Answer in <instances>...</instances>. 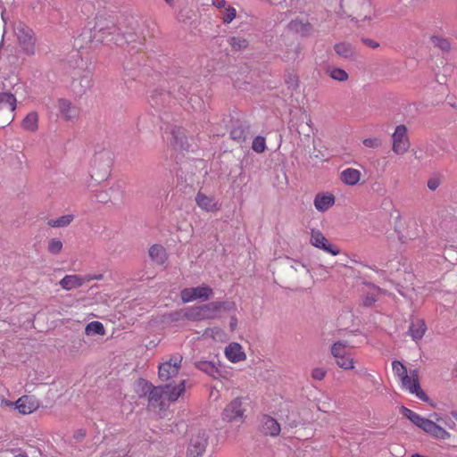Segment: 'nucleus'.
<instances>
[{"label": "nucleus", "instance_id": "nucleus-47", "mask_svg": "<svg viewBox=\"0 0 457 457\" xmlns=\"http://www.w3.org/2000/svg\"><path fill=\"white\" fill-rule=\"evenodd\" d=\"M401 379V382H402V385L404 388L407 389V387L411 384L412 382V379L408 375V372L403 374V376H401L400 378Z\"/></svg>", "mask_w": 457, "mask_h": 457}, {"label": "nucleus", "instance_id": "nucleus-12", "mask_svg": "<svg viewBox=\"0 0 457 457\" xmlns=\"http://www.w3.org/2000/svg\"><path fill=\"white\" fill-rule=\"evenodd\" d=\"M144 390L149 391L148 400L154 407L162 406V398L165 395V389L162 386H153L148 382H144Z\"/></svg>", "mask_w": 457, "mask_h": 457}, {"label": "nucleus", "instance_id": "nucleus-15", "mask_svg": "<svg viewBox=\"0 0 457 457\" xmlns=\"http://www.w3.org/2000/svg\"><path fill=\"white\" fill-rule=\"evenodd\" d=\"M38 406L37 401L28 395H23L15 402V408L21 414H30L37 410Z\"/></svg>", "mask_w": 457, "mask_h": 457}, {"label": "nucleus", "instance_id": "nucleus-64", "mask_svg": "<svg viewBox=\"0 0 457 457\" xmlns=\"http://www.w3.org/2000/svg\"><path fill=\"white\" fill-rule=\"evenodd\" d=\"M14 457H28V456L24 455V454H18V455H15Z\"/></svg>", "mask_w": 457, "mask_h": 457}, {"label": "nucleus", "instance_id": "nucleus-50", "mask_svg": "<svg viewBox=\"0 0 457 457\" xmlns=\"http://www.w3.org/2000/svg\"><path fill=\"white\" fill-rule=\"evenodd\" d=\"M86 279V283L92 281V280H102L104 276L102 274L97 275H87L83 277Z\"/></svg>", "mask_w": 457, "mask_h": 457}, {"label": "nucleus", "instance_id": "nucleus-17", "mask_svg": "<svg viewBox=\"0 0 457 457\" xmlns=\"http://www.w3.org/2000/svg\"><path fill=\"white\" fill-rule=\"evenodd\" d=\"M262 424V431L265 435H269L271 436H277L280 433V425L279 423L269 415H263L261 420Z\"/></svg>", "mask_w": 457, "mask_h": 457}, {"label": "nucleus", "instance_id": "nucleus-1", "mask_svg": "<svg viewBox=\"0 0 457 457\" xmlns=\"http://www.w3.org/2000/svg\"><path fill=\"white\" fill-rule=\"evenodd\" d=\"M19 54L33 57L37 50V38L35 31L23 22H17L13 27Z\"/></svg>", "mask_w": 457, "mask_h": 457}, {"label": "nucleus", "instance_id": "nucleus-38", "mask_svg": "<svg viewBox=\"0 0 457 457\" xmlns=\"http://www.w3.org/2000/svg\"><path fill=\"white\" fill-rule=\"evenodd\" d=\"M330 77L337 81H345L348 79L347 72L340 68H335L329 72Z\"/></svg>", "mask_w": 457, "mask_h": 457}, {"label": "nucleus", "instance_id": "nucleus-55", "mask_svg": "<svg viewBox=\"0 0 457 457\" xmlns=\"http://www.w3.org/2000/svg\"><path fill=\"white\" fill-rule=\"evenodd\" d=\"M375 291L385 294V293L386 292V289H385V288H381L380 287H378V286H375V285L373 284V298H372L373 303L376 301V299H375V297H374V295H375Z\"/></svg>", "mask_w": 457, "mask_h": 457}, {"label": "nucleus", "instance_id": "nucleus-16", "mask_svg": "<svg viewBox=\"0 0 457 457\" xmlns=\"http://www.w3.org/2000/svg\"><path fill=\"white\" fill-rule=\"evenodd\" d=\"M58 109L61 115L67 120L78 118L79 113L77 106L73 105L71 101L63 98L58 101Z\"/></svg>", "mask_w": 457, "mask_h": 457}, {"label": "nucleus", "instance_id": "nucleus-52", "mask_svg": "<svg viewBox=\"0 0 457 457\" xmlns=\"http://www.w3.org/2000/svg\"><path fill=\"white\" fill-rule=\"evenodd\" d=\"M0 405L6 406V407H12V406H15V403H12V401H9L4 397H1L0 398Z\"/></svg>", "mask_w": 457, "mask_h": 457}, {"label": "nucleus", "instance_id": "nucleus-3", "mask_svg": "<svg viewBox=\"0 0 457 457\" xmlns=\"http://www.w3.org/2000/svg\"><path fill=\"white\" fill-rule=\"evenodd\" d=\"M208 445V434L205 429H195L191 432L187 457H203Z\"/></svg>", "mask_w": 457, "mask_h": 457}, {"label": "nucleus", "instance_id": "nucleus-46", "mask_svg": "<svg viewBox=\"0 0 457 457\" xmlns=\"http://www.w3.org/2000/svg\"><path fill=\"white\" fill-rule=\"evenodd\" d=\"M420 388L421 387L420 385V379L415 378L414 380H412L411 384L407 387V390H409L411 394L415 395Z\"/></svg>", "mask_w": 457, "mask_h": 457}, {"label": "nucleus", "instance_id": "nucleus-48", "mask_svg": "<svg viewBox=\"0 0 457 457\" xmlns=\"http://www.w3.org/2000/svg\"><path fill=\"white\" fill-rule=\"evenodd\" d=\"M415 395L424 401V402H429V397L427 395V394L420 388L418 390V392L415 394Z\"/></svg>", "mask_w": 457, "mask_h": 457}, {"label": "nucleus", "instance_id": "nucleus-6", "mask_svg": "<svg viewBox=\"0 0 457 457\" xmlns=\"http://www.w3.org/2000/svg\"><path fill=\"white\" fill-rule=\"evenodd\" d=\"M182 356L180 354H175L170 358L159 365L158 376L162 381H169L170 379L176 378L180 370Z\"/></svg>", "mask_w": 457, "mask_h": 457}, {"label": "nucleus", "instance_id": "nucleus-26", "mask_svg": "<svg viewBox=\"0 0 457 457\" xmlns=\"http://www.w3.org/2000/svg\"><path fill=\"white\" fill-rule=\"evenodd\" d=\"M348 344L345 341H337L331 346L330 352L332 356L337 360L347 354Z\"/></svg>", "mask_w": 457, "mask_h": 457}, {"label": "nucleus", "instance_id": "nucleus-36", "mask_svg": "<svg viewBox=\"0 0 457 457\" xmlns=\"http://www.w3.org/2000/svg\"><path fill=\"white\" fill-rule=\"evenodd\" d=\"M205 335L212 337L216 341H223L226 338L224 331L219 328H207L204 332Z\"/></svg>", "mask_w": 457, "mask_h": 457}, {"label": "nucleus", "instance_id": "nucleus-2", "mask_svg": "<svg viewBox=\"0 0 457 457\" xmlns=\"http://www.w3.org/2000/svg\"><path fill=\"white\" fill-rule=\"evenodd\" d=\"M234 307V303L228 302H211L206 304L187 308L184 316L190 320L198 321L214 320L220 316L222 310Z\"/></svg>", "mask_w": 457, "mask_h": 457}, {"label": "nucleus", "instance_id": "nucleus-53", "mask_svg": "<svg viewBox=\"0 0 457 457\" xmlns=\"http://www.w3.org/2000/svg\"><path fill=\"white\" fill-rule=\"evenodd\" d=\"M212 4L217 8H223L226 5V0H212Z\"/></svg>", "mask_w": 457, "mask_h": 457}, {"label": "nucleus", "instance_id": "nucleus-45", "mask_svg": "<svg viewBox=\"0 0 457 457\" xmlns=\"http://www.w3.org/2000/svg\"><path fill=\"white\" fill-rule=\"evenodd\" d=\"M441 184V180L440 179L437 177V176H432L431 178H429V179L428 180V187L434 191L436 190Z\"/></svg>", "mask_w": 457, "mask_h": 457}, {"label": "nucleus", "instance_id": "nucleus-9", "mask_svg": "<svg viewBox=\"0 0 457 457\" xmlns=\"http://www.w3.org/2000/svg\"><path fill=\"white\" fill-rule=\"evenodd\" d=\"M395 231L398 235V238L402 243H406L408 240H412L419 236L418 224L415 220H409L406 227V231L403 233L401 229V216L398 212H395Z\"/></svg>", "mask_w": 457, "mask_h": 457}, {"label": "nucleus", "instance_id": "nucleus-42", "mask_svg": "<svg viewBox=\"0 0 457 457\" xmlns=\"http://www.w3.org/2000/svg\"><path fill=\"white\" fill-rule=\"evenodd\" d=\"M237 16V11L234 7L228 6L225 8L222 21L224 23H230Z\"/></svg>", "mask_w": 457, "mask_h": 457}, {"label": "nucleus", "instance_id": "nucleus-22", "mask_svg": "<svg viewBox=\"0 0 457 457\" xmlns=\"http://www.w3.org/2000/svg\"><path fill=\"white\" fill-rule=\"evenodd\" d=\"M340 179L345 185L354 186L361 179V172L358 170L353 168L345 169L340 173Z\"/></svg>", "mask_w": 457, "mask_h": 457}, {"label": "nucleus", "instance_id": "nucleus-4", "mask_svg": "<svg viewBox=\"0 0 457 457\" xmlns=\"http://www.w3.org/2000/svg\"><path fill=\"white\" fill-rule=\"evenodd\" d=\"M15 108V96L11 93H0V128H4L13 120Z\"/></svg>", "mask_w": 457, "mask_h": 457}, {"label": "nucleus", "instance_id": "nucleus-63", "mask_svg": "<svg viewBox=\"0 0 457 457\" xmlns=\"http://www.w3.org/2000/svg\"><path fill=\"white\" fill-rule=\"evenodd\" d=\"M372 46H373V48H376V47H378L379 45H378V43H377V42L373 41Z\"/></svg>", "mask_w": 457, "mask_h": 457}, {"label": "nucleus", "instance_id": "nucleus-37", "mask_svg": "<svg viewBox=\"0 0 457 457\" xmlns=\"http://www.w3.org/2000/svg\"><path fill=\"white\" fill-rule=\"evenodd\" d=\"M230 137L237 142H244L246 138L245 129L241 126L234 128L230 131Z\"/></svg>", "mask_w": 457, "mask_h": 457}, {"label": "nucleus", "instance_id": "nucleus-29", "mask_svg": "<svg viewBox=\"0 0 457 457\" xmlns=\"http://www.w3.org/2000/svg\"><path fill=\"white\" fill-rule=\"evenodd\" d=\"M334 49H335L336 53L343 58H349L353 54L352 46L350 44H346V43L336 44L334 46Z\"/></svg>", "mask_w": 457, "mask_h": 457}, {"label": "nucleus", "instance_id": "nucleus-59", "mask_svg": "<svg viewBox=\"0 0 457 457\" xmlns=\"http://www.w3.org/2000/svg\"><path fill=\"white\" fill-rule=\"evenodd\" d=\"M379 144H380L379 140L373 138V143H372L373 147L378 145Z\"/></svg>", "mask_w": 457, "mask_h": 457}, {"label": "nucleus", "instance_id": "nucleus-7", "mask_svg": "<svg viewBox=\"0 0 457 457\" xmlns=\"http://www.w3.org/2000/svg\"><path fill=\"white\" fill-rule=\"evenodd\" d=\"M213 295V290L209 286L184 288L180 292L183 303H189L195 300L207 301Z\"/></svg>", "mask_w": 457, "mask_h": 457}, {"label": "nucleus", "instance_id": "nucleus-34", "mask_svg": "<svg viewBox=\"0 0 457 457\" xmlns=\"http://www.w3.org/2000/svg\"><path fill=\"white\" fill-rule=\"evenodd\" d=\"M197 369L200 370H203L204 372L213 376L214 373L217 372V369L215 365L212 362L206 361H201L196 363Z\"/></svg>", "mask_w": 457, "mask_h": 457}, {"label": "nucleus", "instance_id": "nucleus-19", "mask_svg": "<svg viewBox=\"0 0 457 457\" xmlns=\"http://www.w3.org/2000/svg\"><path fill=\"white\" fill-rule=\"evenodd\" d=\"M335 204L332 194H318L314 198V206L320 212H325Z\"/></svg>", "mask_w": 457, "mask_h": 457}, {"label": "nucleus", "instance_id": "nucleus-60", "mask_svg": "<svg viewBox=\"0 0 457 457\" xmlns=\"http://www.w3.org/2000/svg\"><path fill=\"white\" fill-rule=\"evenodd\" d=\"M411 457H428V456H426V455H422V454H420V453H413V454L411 455Z\"/></svg>", "mask_w": 457, "mask_h": 457}, {"label": "nucleus", "instance_id": "nucleus-5", "mask_svg": "<svg viewBox=\"0 0 457 457\" xmlns=\"http://www.w3.org/2000/svg\"><path fill=\"white\" fill-rule=\"evenodd\" d=\"M245 409L243 406L241 397H237L229 402L221 412V419L225 422H244Z\"/></svg>", "mask_w": 457, "mask_h": 457}, {"label": "nucleus", "instance_id": "nucleus-56", "mask_svg": "<svg viewBox=\"0 0 457 457\" xmlns=\"http://www.w3.org/2000/svg\"><path fill=\"white\" fill-rule=\"evenodd\" d=\"M229 325L231 330H234L237 325V320L235 317H232Z\"/></svg>", "mask_w": 457, "mask_h": 457}, {"label": "nucleus", "instance_id": "nucleus-32", "mask_svg": "<svg viewBox=\"0 0 457 457\" xmlns=\"http://www.w3.org/2000/svg\"><path fill=\"white\" fill-rule=\"evenodd\" d=\"M431 41L436 47H438L443 52L448 53L451 50V44H450L449 40L446 38L437 37V36H433L431 37Z\"/></svg>", "mask_w": 457, "mask_h": 457}, {"label": "nucleus", "instance_id": "nucleus-21", "mask_svg": "<svg viewBox=\"0 0 457 457\" xmlns=\"http://www.w3.org/2000/svg\"><path fill=\"white\" fill-rule=\"evenodd\" d=\"M423 431L438 439L445 440L450 437V434L445 429L430 420Z\"/></svg>", "mask_w": 457, "mask_h": 457}, {"label": "nucleus", "instance_id": "nucleus-41", "mask_svg": "<svg viewBox=\"0 0 457 457\" xmlns=\"http://www.w3.org/2000/svg\"><path fill=\"white\" fill-rule=\"evenodd\" d=\"M252 148L256 153H263L266 148L265 138L261 136L256 137L253 141Z\"/></svg>", "mask_w": 457, "mask_h": 457}, {"label": "nucleus", "instance_id": "nucleus-49", "mask_svg": "<svg viewBox=\"0 0 457 457\" xmlns=\"http://www.w3.org/2000/svg\"><path fill=\"white\" fill-rule=\"evenodd\" d=\"M289 87L295 88L298 87V79L295 76H290L289 80L287 81Z\"/></svg>", "mask_w": 457, "mask_h": 457}, {"label": "nucleus", "instance_id": "nucleus-18", "mask_svg": "<svg viewBox=\"0 0 457 457\" xmlns=\"http://www.w3.org/2000/svg\"><path fill=\"white\" fill-rule=\"evenodd\" d=\"M86 283V279L79 275H65L60 281L59 285L64 290L70 291L82 287Z\"/></svg>", "mask_w": 457, "mask_h": 457}, {"label": "nucleus", "instance_id": "nucleus-14", "mask_svg": "<svg viewBox=\"0 0 457 457\" xmlns=\"http://www.w3.org/2000/svg\"><path fill=\"white\" fill-rule=\"evenodd\" d=\"M115 24L107 19L98 18L95 26V33H99L100 36L98 40L103 41L108 35L112 34L115 31Z\"/></svg>", "mask_w": 457, "mask_h": 457}, {"label": "nucleus", "instance_id": "nucleus-8", "mask_svg": "<svg viewBox=\"0 0 457 457\" xmlns=\"http://www.w3.org/2000/svg\"><path fill=\"white\" fill-rule=\"evenodd\" d=\"M310 243L312 246L321 249L324 252L330 253L334 256L340 253V250L337 246L332 245L328 239L323 235V233L316 228L311 230Z\"/></svg>", "mask_w": 457, "mask_h": 457}, {"label": "nucleus", "instance_id": "nucleus-24", "mask_svg": "<svg viewBox=\"0 0 457 457\" xmlns=\"http://www.w3.org/2000/svg\"><path fill=\"white\" fill-rule=\"evenodd\" d=\"M426 329L427 327L424 320L417 319L411 323L409 332L413 340H420L424 336Z\"/></svg>", "mask_w": 457, "mask_h": 457}, {"label": "nucleus", "instance_id": "nucleus-30", "mask_svg": "<svg viewBox=\"0 0 457 457\" xmlns=\"http://www.w3.org/2000/svg\"><path fill=\"white\" fill-rule=\"evenodd\" d=\"M289 29L293 32L299 33L301 35H305L309 32L311 27L308 23H303L300 21H292L289 25Z\"/></svg>", "mask_w": 457, "mask_h": 457}, {"label": "nucleus", "instance_id": "nucleus-62", "mask_svg": "<svg viewBox=\"0 0 457 457\" xmlns=\"http://www.w3.org/2000/svg\"><path fill=\"white\" fill-rule=\"evenodd\" d=\"M432 417H434V419H436V420H439V415L437 413H434L432 414Z\"/></svg>", "mask_w": 457, "mask_h": 457}, {"label": "nucleus", "instance_id": "nucleus-28", "mask_svg": "<svg viewBox=\"0 0 457 457\" xmlns=\"http://www.w3.org/2000/svg\"><path fill=\"white\" fill-rule=\"evenodd\" d=\"M85 333L87 336H90V335L104 336L105 334V329H104V325L101 322L91 321L86 326Z\"/></svg>", "mask_w": 457, "mask_h": 457}, {"label": "nucleus", "instance_id": "nucleus-61", "mask_svg": "<svg viewBox=\"0 0 457 457\" xmlns=\"http://www.w3.org/2000/svg\"><path fill=\"white\" fill-rule=\"evenodd\" d=\"M169 5L172 6L174 4V0H164Z\"/></svg>", "mask_w": 457, "mask_h": 457}, {"label": "nucleus", "instance_id": "nucleus-23", "mask_svg": "<svg viewBox=\"0 0 457 457\" xmlns=\"http://www.w3.org/2000/svg\"><path fill=\"white\" fill-rule=\"evenodd\" d=\"M149 256L156 264H163L167 260L165 248L161 245H154L149 248Z\"/></svg>", "mask_w": 457, "mask_h": 457}, {"label": "nucleus", "instance_id": "nucleus-51", "mask_svg": "<svg viewBox=\"0 0 457 457\" xmlns=\"http://www.w3.org/2000/svg\"><path fill=\"white\" fill-rule=\"evenodd\" d=\"M400 412L406 418V419H410V417H411V414H413L414 411H412L411 410L408 409L407 407L405 406H402L401 407V410H400Z\"/></svg>", "mask_w": 457, "mask_h": 457}, {"label": "nucleus", "instance_id": "nucleus-43", "mask_svg": "<svg viewBox=\"0 0 457 457\" xmlns=\"http://www.w3.org/2000/svg\"><path fill=\"white\" fill-rule=\"evenodd\" d=\"M312 378L315 380H323L327 375V370L323 367H316L312 370Z\"/></svg>", "mask_w": 457, "mask_h": 457}, {"label": "nucleus", "instance_id": "nucleus-35", "mask_svg": "<svg viewBox=\"0 0 457 457\" xmlns=\"http://www.w3.org/2000/svg\"><path fill=\"white\" fill-rule=\"evenodd\" d=\"M62 249V242L58 238H52L48 242L47 250L52 254H58Z\"/></svg>", "mask_w": 457, "mask_h": 457}, {"label": "nucleus", "instance_id": "nucleus-40", "mask_svg": "<svg viewBox=\"0 0 457 457\" xmlns=\"http://www.w3.org/2000/svg\"><path fill=\"white\" fill-rule=\"evenodd\" d=\"M409 420H411L415 426L421 428L422 430L426 429V426L429 421L428 419L422 418L416 412L411 414V417H410Z\"/></svg>", "mask_w": 457, "mask_h": 457}, {"label": "nucleus", "instance_id": "nucleus-58", "mask_svg": "<svg viewBox=\"0 0 457 457\" xmlns=\"http://www.w3.org/2000/svg\"><path fill=\"white\" fill-rule=\"evenodd\" d=\"M411 378L412 380H414L415 378L419 379V374L417 370H411Z\"/></svg>", "mask_w": 457, "mask_h": 457}, {"label": "nucleus", "instance_id": "nucleus-57", "mask_svg": "<svg viewBox=\"0 0 457 457\" xmlns=\"http://www.w3.org/2000/svg\"><path fill=\"white\" fill-rule=\"evenodd\" d=\"M384 209H391L392 208V202L389 200L385 199L383 204Z\"/></svg>", "mask_w": 457, "mask_h": 457}, {"label": "nucleus", "instance_id": "nucleus-25", "mask_svg": "<svg viewBox=\"0 0 457 457\" xmlns=\"http://www.w3.org/2000/svg\"><path fill=\"white\" fill-rule=\"evenodd\" d=\"M25 130L35 132L38 129V114L36 112H29L21 123Z\"/></svg>", "mask_w": 457, "mask_h": 457}, {"label": "nucleus", "instance_id": "nucleus-44", "mask_svg": "<svg viewBox=\"0 0 457 457\" xmlns=\"http://www.w3.org/2000/svg\"><path fill=\"white\" fill-rule=\"evenodd\" d=\"M393 370L394 372L401 378L403 374L407 373L406 367L399 361H394L393 363Z\"/></svg>", "mask_w": 457, "mask_h": 457}, {"label": "nucleus", "instance_id": "nucleus-33", "mask_svg": "<svg viewBox=\"0 0 457 457\" xmlns=\"http://www.w3.org/2000/svg\"><path fill=\"white\" fill-rule=\"evenodd\" d=\"M336 362L341 369L344 370H353L354 368V361L348 353L337 359Z\"/></svg>", "mask_w": 457, "mask_h": 457}, {"label": "nucleus", "instance_id": "nucleus-10", "mask_svg": "<svg viewBox=\"0 0 457 457\" xmlns=\"http://www.w3.org/2000/svg\"><path fill=\"white\" fill-rule=\"evenodd\" d=\"M392 138L393 150L395 153L403 154L408 150L410 143L407 137V128L404 125H398L395 128Z\"/></svg>", "mask_w": 457, "mask_h": 457}, {"label": "nucleus", "instance_id": "nucleus-20", "mask_svg": "<svg viewBox=\"0 0 457 457\" xmlns=\"http://www.w3.org/2000/svg\"><path fill=\"white\" fill-rule=\"evenodd\" d=\"M165 396L169 401H176L185 391V380L181 379L178 385H167L165 387Z\"/></svg>", "mask_w": 457, "mask_h": 457}, {"label": "nucleus", "instance_id": "nucleus-11", "mask_svg": "<svg viewBox=\"0 0 457 457\" xmlns=\"http://www.w3.org/2000/svg\"><path fill=\"white\" fill-rule=\"evenodd\" d=\"M195 201L197 206L206 212H216L220 209V204L213 195H208L202 191L197 192Z\"/></svg>", "mask_w": 457, "mask_h": 457}, {"label": "nucleus", "instance_id": "nucleus-39", "mask_svg": "<svg viewBox=\"0 0 457 457\" xmlns=\"http://www.w3.org/2000/svg\"><path fill=\"white\" fill-rule=\"evenodd\" d=\"M409 420H411L415 426L421 428L422 430L426 429V426L429 421L428 419L422 418L416 412L411 414V417H410Z\"/></svg>", "mask_w": 457, "mask_h": 457}, {"label": "nucleus", "instance_id": "nucleus-54", "mask_svg": "<svg viewBox=\"0 0 457 457\" xmlns=\"http://www.w3.org/2000/svg\"><path fill=\"white\" fill-rule=\"evenodd\" d=\"M109 163L106 165V168L104 169V170L103 171V173L96 179L98 180H104L105 179L108 175H109V172H110V170H109Z\"/></svg>", "mask_w": 457, "mask_h": 457}, {"label": "nucleus", "instance_id": "nucleus-27", "mask_svg": "<svg viewBox=\"0 0 457 457\" xmlns=\"http://www.w3.org/2000/svg\"><path fill=\"white\" fill-rule=\"evenodd\" d=\"M73 219H74L73 215L67 214V215L61 216L57 219L49 220L47 221V224H48V226H50L52 228H63V227L70 225L71 223V221L73 220Z\"/></svg>", "mask_w": 457, "mask_h": 457}, {"label": "nucleus", "instance_id": "nucleus-31", "mask_svg": "<svg viewBox=\"0 0 457 457\" xmlns=\"http://www.w3.org/2000/svg\"><path fill=\"white\" fill-rule=\"evenodd\" d=\"M229 45L233 50L240 51L245 49L248 46V40L241 37H232L229 39Z\"/></svg>", "mask_w": 457, "mask_h": 457}, {"label": "nucleus", "instance_id": "nucleus-13", "mask_svg": "<svg viewBox=\"0 0 457 457\" xmlns=\"http://www.w3.org/2000/svg\"><path fill=\"white\" fill-rule=\"evenodd\" d=\"M225 356L228 361L233 363H237L245 361L246 354L243 350V347L238 343H230L224 351Z\"/></svg>", "mask_w": 457, "mask_h": 457}]
</instances>
